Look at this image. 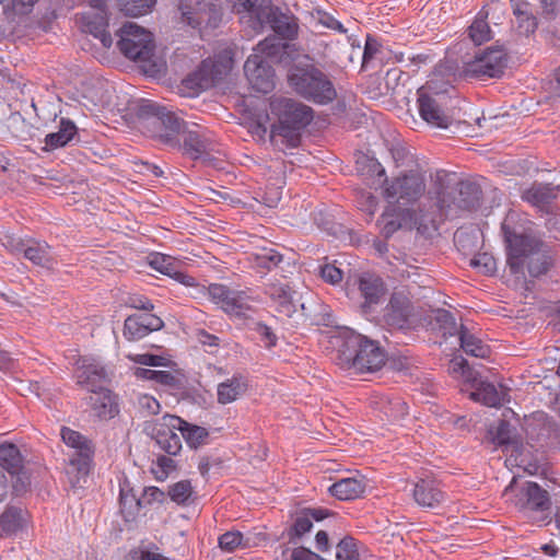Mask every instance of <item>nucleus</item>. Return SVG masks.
I'll return each instance as SVG.
<instances>
[{"instance_id": "f257e3e1", "label": "nucleus", "mask_w": 560, "mask_h": 560, "mask_svg": "<svg viewBox=\"0 0 560 560\" xmlns=\"http://www.w3.org/2000/svg\"><path fill=\"white\" fill-rule=\"evenodd\" d=\"M516 217L515 212H509L501 224L508 266L513 275L523 272L526 267L532 277H539L551 265L549 247L532 228L516 225Z\"/></svg>"}, {"instance_id": "f03ea898", "label": "nucleus", "mask_w": 560, "mask_h": 560, "mask_svg": "<svg viewBox=\"0 0 560 560\" xmlns=\"http://www.w3.org/2000/svg\"><path fill=\"white\" fill-rule=\"evenodd\" d=\"M270 108L278 117V122L271 127V143L281 151L299 147L301 130L313 119L312 107L293 98L276 97Z\"/></svg>"}, {"instance_id": "7ed1b4c3", "label": "nucleus", "mask_w": 560, "mask_h": 560, "mask_svg": "<svg viewBox=\"0 0 560 560\" xmlns=\"http://www.w3.org/2000/svg\"><path fill=\"white\" fill-rule=\"evenodd\" d=\"M338 364L358 373L375 372L386 362V354L377 342L360 334L348 336L338 349Z\"/></svg>"}, {"instance_id": "20e7f679", "label": "nucleus", "mask_w": 560, "mask_h": 560, "mask_svg": "<svg viewBox=\"0 0 560 560\" xmlns=\"http://www.w3.org/2000/svg\"><path fill=\"white\" fill-rule=\"evenodd\" d=\"M117 46L128 59L141 65L145 73H158L162 63L155 56V43L151 32L137 25L126 23L118 32Z\"/></svg>"}, {"instance_id": "39448f33", "label": "nucleus", "mask_w": 560, "mask_h": 560, "mask_svg": "<svg viewBox=\"0 0 560 560\" xmlns=\"http://www.w3.org/2000/svg\"><path fill=\"white\" fill-rule=\"evenodd\" d=\"M137 116L148 128L153 138L171 148H179V135L184 132L185 122L165 106L153 101H141L137 107Z\"/></svg>"}, {"instance_id": "423d86ee", "label": "nucleus", "mask_w": 560, "mask_h": 560, "mask_svg": "<svg viewBox=\"0 0 560 560\" xmlns=\"http://www.w3.org/2000/svg\"><path fill=\"white\" fill-rule=\"evenodd\" d=\"M482 197L481 188L470 180H462L457 188L447 192L439 190L434 205L421 219L434 223L436 217L457 215L459 211H476L480 207Z\"/></svg>"}, {"instance_id": "0eeeda50", "label": "nucleus", "mask_w": 560, "mask_h": 560, "mask_svg": "<svg viewBox=\"0 0 560 560\" xmlns=\"http://www.w3.org/2000/svg\"><path fill=\"white\" fill-rule=\"evenodd\" d=\"M288 82L298 95L315 104H328L337 96L329 77L314 66L294 67L288 74Z\"/></svg>"}, {"instance_id": "6e6552de", "label": "nucleus", "mask_w": 560, "mask_h": 560, "mask_svg": "<svg viewBox=\"0 0 560 560\" xmlns=\"http://www.w3.org/2000/svg\"><path fill=\"white\" fill-rule=\"evenodd\" d=\"M60 435L74 450L66 467L68 482L73 489L83 488L92 469L94 445L90 439L68 427H62Z\"/></svg>"}, {"instance_id": "1a4fd4ad", "label": "nucleus", "mask_w": 560, "mask_h": 560, "mask_svg": "<svg viewBox=\"0 0 560 560\" xmlns=\"http://www.w3.org/2000/svg\"><path fill=\"white\" fill-rule=\"evenodd\" d=\"M508 52L503 47H488L477 50L472 58L463 62L459 77L466 80L487 81L500 79L508 66Z\"/></svg>"}, {"instance_id": "9d476101", "label": "nucleus", "mask_w": 560, "mask_h": 560, "mask_svg": "<svg viewBox=\"0 0 560 560\" xmlns=\"http://www.w3.org/2000/svg\"><path fill=\"white\" fill-rule=\"evenodd\" d=\"M369 172L375 174L377 177L383 178L386 184L384 188V196L387 199H395L402 201L404 205L411 203L418 200L425 190V183L423 177L417 172H410L401 176H397L390 182L386 178L385 168L375 159H365Z\"/></svg>"}, {"instance_id": "9b49d317", "label": "nucleus", "mask_w": 560, "mask_h": 560, "mask_svg": "<svg viewBox=\"0 0 560 560\" xmlns=\"http://www.w3.org/2000/svg\"><path fill=\"white\" fill-rule=\"evenodd\" d=\"M269 0H236L233 8L237 13H249L258 21L266 18L280 37L293 39L298 34V24L294 19L281 13L278 8H269Z\"/></svg>"}, {"instance_id": "f8f14e48", "label": "nucleus", "mask_w": 560, "mask_h": 560, "mask_svg": "<svg viewBox=\"0 0 560 560\" xmlns=\"http://www.w3.org/2000/svg\"><path fill=\"white\" fill-rule=\"evenodd\" d=\"M516 478L513 477L510 485L505 488L503 495L514 506L523 512H545L550 508V498L548 492L539 485L533 481L524 482L520 488L515 487Z\"/></svg>"}, {"instance_id": "ddd939ff", "label": "nucleus", "mask_w": 560, "mask_h": 560, "mask_svg": "<svg viewBox=\"0 0 560 560\" xmlns=\"http://www.w3.org/2000/svg\"><path fill=\"white\" fill-rule=\"evenodd\" d=\"M417 94L421 118L434 127L448 128L452 124V117L444 109L448 96L434 91L430 82L421 86Z\"/></svg>"}, {"instance_id": "4468645a", "label": "nucleus", "mask_w": 560, "mask_h": 560, "mask_svg": "<svg viewBox=\"0 0 560 560\" xmlns=\"http://www.w3.org/2000/svg\"><path fill=\"white\" fill-rule=\"evenodd\" d=\"M208 293L211 301L230 316L249 318L254 312L252 303L255 300L246 291L232 290L224 284L212 283L208 288Z\"/></svg>"}, {"instance_id": "2eb2a0df", "label": "nucleus", "mask_w": 560, "mask_h": 560, "mask_svg": "<svg viewBox=\"0 0 560 560\" xmlns=\"http://www.w3.org/2000/svg\"><path fill=\"white\" fill-rule=\"evenodd\" d=\"M182 423H184V419L180 417L166 413L156 419L147 430L163 452L176 456L182 450V440L177 433V431L180 432Z\"/></svg>"}, {"instance_id": "dca6fc26", "label": "nucleus", "mask_w": 560, "mask_h": 560, "mask_svg": "<svg viewBox=\"0 0 560 560\" xmlns=\"http://www.w3.org/2000/svg\"><path fill=\"white\" fill-rule=\"evenodd\" d=\"M179 10L183 20L191 27H214L220 21V8L210 1L180 0Z\"/></svg>"}, {"instance_id": "f3484780", "label": "nucleus", "mask_w": 560, "mask_h": 560, "mask_svg": "<svg viewBox=\"0 0 560 560\" xmlns=\"http://www.w3.org/2000/svg\"><path fill=\"white\" fill-rule=\"evenodd\" d=\"M12 252L22 254L33 265L52 270L57 266V258L51 246L45 241L38 240H18L11 244Z\"/></svg>"}, {"instance_id": "a211bd4d", "label": "nucleus", "mask_w": 560, "mask_h": 560, "mask_svg": "<svg viewBox=\"0 0 560 560\" xmlns=\"http://www.w3.org/2000/svg\"><path fill=\"white\" fill-rule=\"evenodd\" d=\"M246 79L256 92L267 94L275 89V71L260 55H250L244 65Z\"/></svg>"}, {"instance_id": "6ab92c4d", "label": "nucleus", "mask_w": 560, "mask_h": 560, "mask_svg": "<svg viewBox=\"0 0 560 560\" xmlns=\"http://www.w3.org/2000/svg\"><path fill=\"white\" fill-rule=\"evenodd\" d=\"M436 319L438 322L444 324L445 329H447V326H450V329L447 330L450 335H458L460 348L466 354L476 358H486L489 355V347L485 345L479 338L474 336L464 325H460L457 328L455 318L450 312L445 310L440 311L438 313Z\"/></svg>"}, {"instance_id": "aec40b11", "label": "nucleus", "mask_w": 560, "mask_h": 560, "mask_svg": "<svg viewBox=\"0 0 560 560\" xmlns=\"http://www.w3.org/2000/svg\"><path fill=\"white\" fill-rule=\"evenodd\" d=\"M163 320L151 313L133 314L125 319L124 336L130 341L144 338L163 327Z\"/></svg>"}, {"instance_id": "412c9836", "label": "nucleus", "mask_w": 560, "mask_h": 560, "mask_svg": "<svg viewBox=\"0 0 560 560\" xmlns=\"http://www.w3.org/2000/svg\"><path fill=\"white\" fill-rule=\"evenodd\" d=\"M411 314L412 304L410 300L404 293L395 292L386 307L384 320L387 326L394 329H402L409 325Z\"/></svg>"}, {"instance_id": "4be33fe9", "label": "nucleus", "mask_w": 560, "mask_h": 560, "mask_svg": "<svg viewBox=\"0 0 560 560\" xmlns=\"http://www.w3.org/2000/svg\"><path fill=\"white\" fill-rule=\"evenodd\" d=\"M88 404L93 416L100 420L113 419L119 412L116 396L103 386L92 388V390H90Z\"/></svg>"}, {"instance_id": "5701e85b", "label": "nucleus", "mask_w": 560, "mask_h": 560, "mask_svg": "<svg viewBox=\"0 0 560 560\" xmlns=\"http://www.w3.org/2000/svg\"><path fill=\"white\" fill-rule=\"evenodd\" d=\"M412 495L418 505L435 509L445 501V492L435 479H420L415 483Z\"/></svg>"}, {"instance_id": "b1692460", "label": "nucleus", "mask_w": 560, "mask_h": 560, "mask_svg": "<svg viewBox=\"0 0 560 560\" xmlns=\"http://www.w3.org/2000/svg\"><path fill=\"white\" fill-rule=\"evenodd\" d=\"M358 287L364 300L361 305L364 313L370 312L373 305L380 304L386 292L383 279L369 272L359 277Z\"/></svg>"}, {"instance_id": "393cba45", "label": "nucleus", "mask_w": 560, "mask_h": 560, "mask_svg": "<svg viewBox=\"0 0 560 560\" xmlns=\"http://www.w3.org/2000/svg\"><path fill=\"white\" fill-rule=\"evenodd\" d=\"M81 28L85 33H90L100 39L105 48H109L113 44L110 33L107 32L108 15L107 12L85 11L80 16Z\"/></svg>"}, {"instance_id": "a878e982", "label": "nucleus", "mask_w": 560, "mask_h": 560, "mask_svg": "<svg viewBox=\"0 0 560 560\" xmlns=\"http://www.w3.org/2000/svg\"><path fill=\"white\" fill-rule=\"evenodd\" d=\"M77 383L85 386L89 390L98 388L101 382L105 380L106 373L104 368L93 359L80 358L75 362Z\"/></svg>"}, {"instance_id": "bb28decb", "label": "nucleus", "mask_w": 560, "mask_h": 560, "mask_svg": "<svg viewBox=\"0 0 560 560\" xmlns=\"http://www.w3.org/2000/svg\"><path fill=\"white\" fill-rule=\"evenodd\" d=\"M327 515V510L320 508H307L298 511L294 521L288 530L289 542L294 544L298 538H301L312 529L313 521H323Z\"/></svg>"}, {"instance_id": "cd10ccee", "label": "nucleus", "mask_w": 560, "mask_h": 560, "mask_svg": "<svg viewBox=\"0 0 560 560\" xmlns=\"http://www.w3.org/2000/svg\"><path fill=\"white\" fill-rule=\"evenodd\" d=\"M265 293L271 299L277 311L285 316L295 312L293 294L295 293L288 283L273 281L265 287Z\"/></svg>"}, {"instance_id": "c85d7f7f", "label": "nucleus", "mask_w": 560, "mask_h": 560, "mask_svg": "<svg viewBox=\"0 0 560 560\" xmlns=\"http://www.w3.org/2000/svg\"><path fill=\"white\" fill-rule=\"evenodd\" d=\"M27 522V512L20 506L7 505L0 514V538L15 535Z\"/></svg>"}, {"instance_id": "c756f323", "label": "nucleus", "mask_w": 560, "mask_h": 560, "mask_svg": "<svg viewBox=\"0 0 560 560\" xmlns=\"http://www.w3.org/2000/svg\"><path fill=\"white\" fill-rule=\"evenodd\" d=\"M75 138H78V128L75 124L68 118H61L58 131L46 135L44 139V150L54 151L56 149L63 148Z\"/></svg>"}, {"instance_id": "7c9ffc66", "label": "nucleus", "mask_w": 560, "mask_h": 560, "mask_svg": "<svg viewBox=\"0 0 560 560\" xmlns=\"http://www.w3.org/2000/svg\"><path fill=\"white\" fill-rule=\"evenodd\" d=\"M366 488L364 477L343 478L329 487L331 495L339 500L348 501L361 497Z\"/></svg>"}, {"instance_id": "2f4dec72", "label": "nucleus", "mask_w": 560, "mask_h": 560, "mask_svg": "<svg viewBox=\"0 0 560 560\" xmlns=\"http://www.w3.org/2000/svg\"><path fill=\"white\" fill-rule=\"evenodd\" d=\"M120 512L126 522L135 521L142 508L141 497L138 498L129 482L125 480L120 483L119 494Z\"/></svg>"}, {"instance_id": "473e14b6", "label": "nucleus", "mask_w": 560, "mask_h": 560, "mask_svg": "<svg viewBox=\"0 0 560 560\" xmlns=\"http://www.w3.org/2000/svg\"><path fill=\"white\" fill-rule=\"evenodd\" d=\"M557 197L551 184H534L523 192V199L538 208H545Z\"/></svg>"}, {"instance_id": "72a5a7b5", "label": "nucleus", "mask_w": 560, "mask_h": 560, "mask_svg": "<svg viewBox=\"0 0 560 560\" xmlns=\"http://www.w3.org/2000/svg\"><path fill=\"white\" fill-rule=\"evenodd\" d=\"M247 389L245 380L241 376H233L218 385V401L222 405L236 400Z\"/></svg>"}, {"instance_id": "f704fd0d", "label": "nucleus", "mask_w": 560, "mask_h": 560, "mask_svg": "<svg viewBox=\"0 0 560 560\" xmlns=\"http://www.w3.org/2000/svg\"><path fill=\"white\" fill-rule=\"evenodd\" d=\"M474 399L481 400L489 407H499L509 401V395L504 390H498L491 383H481L476 393L471 394Z\"/></svg>"}, {"instance_id": "c9c22d12", "label": "nucleus", "mask_w": 560, "mask_h": 560, "mask_svg": "<svg viewBox=\"0 0 560 560\" xmlns=\"http://www.w3.org/2000/svg\"><path fill=\"white\" fill-rule=\"evenodd\" d=\"M180 435L188 447L197 450L208 443L209 431L203 427L184 420V423L180 424Z\"/></svg>"}, {"instance_id": "e433bc0d", "label": "nucleus", "mask_w": 560, "mask_h": 560, "mask_svg": "<svg viewBox=\"0 0 560 560\" xmlns=\"http://www.w3.org/2000/svg\"><path fill=\"white\" fill-rule=\"evenodd\" d=\"M20 450L14 444L0 445V466L10 474L23 468Z\"/></svg>"}, {"instance_id": "4c0bfd02", "label": "nucleus", "mask_w": 560, "mask_h": 560, "mask_svg": "<svg viewBox=\"0 0 560 560\" xmlns=\"http://www.w3.org/2000/svg\"><path fill=\"white\" fill-rule=\"evenodd\" d=\"M488 14L481 11L468 28V36L476 45H481L492 37L491 28L487 22Z\"/></svg>"}, {"instance_id": "58836bf2", "label": "nucleus", "mask_w": 560, "mask_h": 560, "mask_svg": "<svg viewBox=\"0 0 560 560\" xmlns=\"http://www.w3.org/2000/svg\"><path fill=\"white\" fill-rule=\"evenodd\" d=\"M120 11L129 16H140L149 13L156 0H117Z\"/></svg>"}, {"instance_id": "ea45409f", "label": "nucleus", "mask_w": 560, "mask_h": 560, "mask_svg": "<svg viewBox=\"0 0 560 560\" xmlns=\"http://www.w3.org/2000/svg\"><path fill=\"white\" fill-rule=\"evenodd\" d=\"M184 148L185 150L198 158L209 149V142L198 131L189 130L184 136Z\"/></svg>"}, {"instance_id": "a19ab883", "label": "nucleus", "mask_w": 560, "mask_h": 560, "mask_svg": "<svg viewBox=\"0 0 560 560\" xmlns=\"http://www.w3.org/2000/svg\"><path fill=\"white\" fill-rule=\"evenodd\" d=\"M283 39L278 36H269L257 45V50L268 58H277L287 47Z\"/></svg>"}, {"instance_id": "79ce46f5", "label": "nucleus", "mask_w": 560, "mask_h": 560, "mask_svg": "<svg viewBox=\"0 0 560 560\" xmlns=\"http://www.w3.org/2000/svg\"><path fill=\"white\" fill-rule=\"evenodd\" d=\"M337 560H360L358 542L353 537H343L336 547Z\"/></svg>"}, {"instance_id": "37998d69", "label": "nucleus", "mask_w": 560, "mask_h": 560, "mask_svg": "<svg viewBox=\"0 0 560 560\" xmlns=\"http://www.w3.org/2000/svg\"><path fill=\"white\" fill-rule=\"evenodd\" d=\"M196 77L200 88H208L212 85L219 78L217 66L211 60H203L196 72Z\"/></svg>"}, {"instance_id": "c03bdc74", "label": "nucleus", "mask_w": 560, "mask_h": 560, "mask_svg": "<svg viewBox=\"0 0 560 560\" xmlns=\"http://www.w3.org/2000/svg\"><path fill=\"white\" fill-rule=\"evenodd\" d=\"M192 486L189 480H180L168 487V495L177 504H186L192 495Z\"/></svg>"}, {"instance_id": "a18cd8bd", "label": "nucleus", "mask_w": 560, "mask_h": 560, "mask_svg": "<svg viewBox=\"0 0 560 560\" xmlns=\"http://www.w3.org/2000/svg\"><path fill=\"white\" fill-rule=\"evenodd\" d=\"M282 255L273 248H262L259 253L255 254V262L258 267L265 269H272L282 261Z\"/></svg>"}, {"instance_id": "49530a36", "label": "nucleus", "mask_w": 560, "mask_h": 560, "mask_svg": "<svg viewBox=\"0 0 560 560\" xmlns=\"http://www.w3.org/2000/svg\"><path fill=\"white\" fill-rule=\"evenodd\" d=\"M514 16L516 21V28L520 34L528 36L536 31L538 23L535 12L524 11V13H516Z\"/></svg>"}, {"instance_id": "de8ad7c7", "label": "nucleus", "mask_w": 560, "mask_h": 560, "mask_svg": "<svg viewBox=\"0 0 560 560\" xmlns=\"http://www.w3.org/2000/svg\"><path fill=\"white\" fill-rule=\"evenodd\" d=\"M492 442L498 445H509L512 443V425L506 420H500L498 425L490 430Z\"/></svg>"}, {"instance_id": "09e8293b", "label": "nucleus", "mask_w": 560, "mask_h": 560, "mask_svg": "<svg viewBox=\"0 0 560 560\" xmlns=\"http://www.w3.org/2000/svg\"><path fill=\"white\" fill-rule=\"evenodd\" d=\"M241 546H247V544L243 542L241 532H226L219 537V547L224 551L232 552Z\"/></svg>"}, {"instance_id": "8fccbe9b", "label": "nucleus", "mask_w": 560, "mask_h": 560, "mask_svg": "<svg viewBox=\"0 0 560 560\" xmlns=\"http://www.w3.org/2000/svg\"><path fill=\"white\" fill-rule=\"evenodd\" d=\"M377 56H380L382 60L385 57V51L375 38L368 36L363 51L362 67L366 68Z\"/></svg>"}, {"instance_id": "3c124183", "label": "nucleus", "mask_w": 560, "mask_h": 560, "mask_svg": "<svg viewBox=\"0 0 560 560\" xmlns=\"http://www.w3.org/2000/svg\"><path fill=\"white\" fill-rule=\"evenodd\" d=\"M12 476V492L16 497H21L26 493L31 487V478L23 468H20L16 472L11 474Z\"/></svg>"}, {"instance_id": "603ef678", "label": "nucleus", "mask_w": 560, "mask_h": 560, "mask_svg": "<svg viewBox=\"0 0 560 560\" xmlns=\"http://www.w3.org/2000/svg\"><path fill=\"white\" fill-rule=\"evenodd\" d=\"M470 266L480 269L485 275H489L495 270V260L488 253H480L470 260Z\"/></svg>"}, {"instance_id": "864d4df0", "label": "nucleus", "mask_w": 560, "mask_h": 560, "mask_svg": "<svg viewBox=\"0 0 560 560\" xmlns=\"http://www.w3.org/2000/svg\"><path fill=\"white\" fill-rule=\"evenodd\" d=\"M150 265L153 269L170 277H172V275L176 270V267L172 261V258L166 255L158 254L153 256L150 261Z\"/></svg>"}, {"instance_id": "5fc2aeb1", "label": "nucleus", "mask_w": 560, "mask_h": 560, "mask_svg": "<svg viewBox=\"0 0 560 560\" xmlns=\"http://www.w3.org/2000/svg\"><path fill=\"white\" fill-rule=\"evenodd\" d=\"M377 224L381 228V233L386 237H390L397 230L400 229L401 224L397 218L392 214L383 213L377 220Z\"/></svg>"}, {"instance_id": "6e6d98bb", "label": "nucleus", "mask_w": 560, "mask_h": 560, "mask_svg": "<svg viewBox=\"0 0 560 560\" xmlns=\"http://www.w3.org/2000/svg\"><path fill=\"white\" fill-rule=\"evenodd\" d=\"M358 205L360 210L372 217L377 209V198L370 191H362L358 197Z\"/></svg>"}, {"instance_id": "4d7b16f0", "label": "nucleus", "mask_w": 560, "mask_h": 560, "mask_svg": "<svg viewBox=\"0 0 560 560\" xmlns=\"http://www.w3.org/2000/svg\"><path fill=\"white\" fill-rule=\"evenodd\" d=\"M165 501V493L158 487H147L143 489L141 495L142 508H147L154 502L163 503Z\"/></svg>"}, {"instance_id": "13d9d810", "label": "nucleus", "mask_w": 560, "mask_h": 560, "mask_svg": "<svg viewBox=\"0 0 560 560\" xmlns=\"http://www.w3.org/2000/svg\"><path fill=\"white\" fill-rule=\"evenodd\" d=\"M254 330L258 334L260 341L264 342L266 348L276 346L278 338L269 326L262 323H256Z\"/></svg>"}, {"instance_id": "bf43d9fd", "label": "nucleus", "mask_w": 560, "mask_h": 560, "mask_svg": "<svg viewBox=\"0 0 560 560\" xmlns=\"http://www.w3.org/2000/svg\"><path fill=\"white\" fill-rule=\"evenodd\" d=\"M128 358L135 363L148 365V366H161L164 365V358L151 353L142 354H130Z\"/></svg>"}, {"instance_id": "052dcab7", "label": "nucleus", "mask_w": 560, "mask_h": 560, "mask_svg": "<svg viewBox=\"0 0 560 560\" xmlns=\"http://www.w3.org/2000/svg\"><path fill=\"white\" fill-rule=\"evenodd\" d=\"M542 430L547 432V438L550 440L549 445H557L560 448V428L549 418L545 417Z\"/></svg>"}, {"instance_id": "680f3d73", "label": "nucleus", "mask_w": 560, "mask_h": 560, "mask_svg": "<svg viewBox=\"0 0 560 560\" xmlns=\"http://www.w3.org/2000/svg\"><path fill=\"white\" fill-rule=\"evenodd\" d=\"M320 276L326 282L331 284L339 283L342 280L341 270L332 265L322 267Z\"/></svg>"}, {"instance_id": "e2e57ef3", "label": "nucleus", "mask_w": 560, "mask_h": 560, "mask_svg": "<svg viewBox=\"0 0 560 560\" xmlns=\"http://www.w3.org/2000/svg\"><path fill=\"white\" fill-rule=\"evenodd\" d=\"M290 560H325L317 553L304 547H298L290 551Z\"/></svg>"}, {"instance_id": "0e129e2a", "label": "nucleus", "mask_w": 560, "mask_h": 560, "mask_svg": "<svg viewBox=\"0 0 560 560\" xmlns=\"http://www.w3.org/2000/svg\"><path fill=\"white\" fill-rule=\"evenodd\" d=\"M139 404L141 408L148 412V415H158L160 412L161 405L152 396L144 395L140 397Z\"/></svg>"}, {"instance_id": "69168bd1", "label": "nucleus", "mask_w": 560, "mask_h": 560, "mask_svg": "<svg viewBox=\"0 0 560 560\" xmlns=\"http://www.w3.org/2000/svg\"><path fill=\"white\" fill-rule=\"evenodd\" d=\"M38 0H11V9L16 14H28Z\"/></svg>"}, {"instance_id": "338daca9", "label": "nucleus", "mask_w": 560, "mask_h": 560, "mask_svg": "<svg viewBox=\"0 0 560 560\" xmlns=\"http://www.w3.org/2000/svg\"><path fill=\"white\" fill-rule=\"evenodd\" d=\"M389 406H390L389 417H392L393 419L402 418L404 416H406L408 413L407 404L399 398L390 400Z\"/></svg>"}, {"instance_id": "774afa93", "label": "nucleus", "mask_w": 560, "mask_h": 560, "mask_svg": "<svg viewBox=\"0 0 560 560\" xmlns=\"http://www.w3.org/2000/svg\"><path fill=\"white\" fill-rule=\"evenodd\" d=\"M319 23L322 25L326 26L327 28L337 31L339 33L347 32V30L343 27V25L339 21H337L332 15H330L328 13L320 14Z\"/></svg>"}]
</instances>
